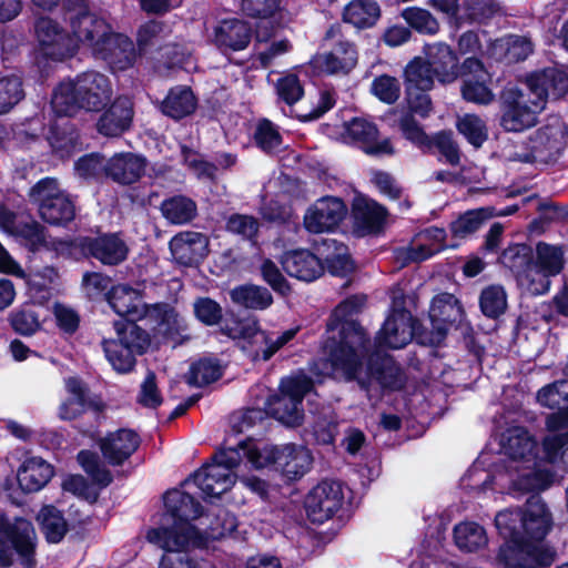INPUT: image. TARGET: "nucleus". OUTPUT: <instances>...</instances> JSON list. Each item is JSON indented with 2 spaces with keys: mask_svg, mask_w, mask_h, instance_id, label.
Wrapping results in <instances>:
<instances>
[{
  "mask_svg": "<svg viewBox=\"0 0 568 568\" xmlns=\"http://www.w3.org/2000/svg\"><path fill=\"white\" fill-rule=\"evenodd\" d=\"M367 302L365 294H354L341 301L326 322L322 342L323 367L339 374L346 382L358 378L364 356L372 347L371 336L357 320L351 317L362 312Z\"/></svg>",
  "mask_w": 568,
  "mask_h": 568,
  "instance_id": "f257e3e1",
  "label": "nucleus"
},
{
  "mask_svg": "<svg viewBox=\"0 0 568 568\" xmlns=\"http://www.w3.org/2000/svg\"><path fill=\"white\" fill-rule=\"evenodd\" d=\"M165 514L158 528L146 532L149 542L165 551L164 555H181L191 559L189 552L202 541L201 532L190 524L201 515V505L185 491L173 489L164 496Z\"/></svg>",
  "mask_w": 568,
  "mask_h": 568,
  "instance_id": "f03ea898",
  "label": "nucleus"
},
{
  "mask_svg": "<svg viewBox=\"0 0 568 568\" xmlns=\"http://www.w3.org/2000/svg\"><path fill=\"white\" fill-rule=\"evenodd\" d=\"M495 527L504 542L496 562L501 568H549L556 551L544 544H535L523 536V507H509L495 516Z\"/></svg>",
  "mask_w": 568,
  "mask_h": 568,
  "instance_id": "7ed1b4c3",
  "label": "nucleus"
},
{
  "mask_svg": "<svg viewBox=\"0 0 568 568\" xmlns=\"http://www.w3.org/2000/svg\"><path fill=\"white\" fill-rule=\"evenodd\" d=\"M427 91L405 89L407 112L400 115L398 129L402 136L424 154H434L435 150H437L447 163L453 166L458 165L460 163V151L458 144L453 139V132L440 130L434 135H429L415 119V115L426 119L432 111V99Z\"/></svg>",
  "mask_w": 568,
  "mask_h": 568,
  "instance_id": "20e7f679",
  "label": "nucleus"
},
{
  "mask_svg": "<svg viewBox=\"0 0 568 568\" xmlns=\"http://www.w3.org/2000/svg\"><path fill=\"white\" fill-rule=\"evenodd\" d=\"M113 87L110 78L98 71H85L74 79L61 81L53 90L51 106L60 116H71L80 110L98 112L111 100Z\"/></svg>",
  "mask_w": 568,
  "mask_h": 568,
  "instance_id": "39448f33",
  "label": "nucleus"
},
{
  "mask_svg": "<svg viewBox=\"0 0 568 568\" xmlns=\"http://www.w3.org/2000/svg\"><path fill=\"white\" fill-rule=\"evenodd\" d=\"M77 27V32L92 54L105 61L113 71H124L136 60L132 40L123 33L114 32L102 18L87 16Z\"/></svg>",
  "mask_w": 568,
  "mask_h": 568,
  "instance_id": "423d86ee",
  "label": "nucleus"
},
{
  "mask_svg": "<svg viewBox=\"0 0 568 568\" xmlns=\"http://www.w3.org/2000/svg\"><path fill=\"white\" fill-rule=\"evenodd\" d=\"M106 300L112 310L128 321L148 318L156 324L160 333L165 335L178 332L182 327L179 314L168 304L148 305L142 292L128 284L113 286L106 293Z\"/></svg>",
  "mask_w": 568,
  "mask_h": 568,
  "instance_id": "0eeeda50",
  "label": "nucleus"
},
{
  "mask_svg": "<svg viewBox=\"0 0 568 568\" xmlns=\"http://www.w3.org/2000/svg\"><path fill=\"white\" fill-rule=\"evenodd\" d=\"M87 16H93L84 9L71 17L72 34L68 33L57 21L41 17L36 21L34 33L40 53L54 61H62L73 57L83 40L77 32V27Z\"/></svg>",
  "mask_w": 568,
  "mask_h": 568,
  "instance_id": "6e6552de",
  "label": "nucleus"
},
{
  "mask_svg": "<svg viewBox=\"0 0 568 568\" xmlns=\"http://www.w3.org/2000/svg\"><path fill=\"white\" fill-rule=\"evenodd\" d=\"M134 322H115L118 338L104 339L102 343L108 361L121 373L131 371L135 364V356L143 354L151 343L150 335Z\"/></svg>",
  "mask_w": 568,
  "mask_h": 568,
  "instance_id": "1a4fd4ad",
  "label": "nucleus"
},
{
  "mask_svg": "<svg viewBox=\"0 0 568 568\" xmlns=\"http://www.w3.org/2000/svg\"><path fill=\"white\" fill-rule=\"evenodd\" d=\"M240 464L241 455L236 449H222L214 455L211 463L195 471L192 478L185 481V486L193 484L202 491L204 498H217L235 484L233 469Z\"/></svg>",
  "mask_w": 568,
  "mask_h": 568,
  "instance_id": "9d476101",
  "label": "nucleus"
},
{
  "mask_svg": "<svg viewBox=\"0 0 568 568\" xmlns=\"http://www.w3.org/2000/svg\"><path fill=\"white\" fill-rule=\"evenodd\" d=\"M34 548L36 531L31 523L21 518L11 523L0 511V567H10L17 554L23 567L33 568Z\"/></svg>",
  "mask_w": 568,
  "mask_h": 568,
  "instance_id": "9b49d317",
  "label": "nucleus"
},
{
  "mask_svg": "<svg viewBox=\"0 0 568 568\" xmlns=\"http://www.w3.org/2000/svg\"><path fill=\"white\" fill-rule=\"evenodd\" d=\"M464 316V307L454 294L443 292L435 295L428 311L432 327L427 329L423 326L417 334V343L432 347L440 346L449 329L459 327Z\"/></svg>",
  "mask_w": 568,
  "mask_h": 568,
  "instance_id": "f8f14e48",
  "label": "nucleus"
},
{
  "mask_svg": "<svg viewBox=\"0 0 568 568\" xmlns=\"http://www.w3.org/2000/svg\"><path fill=\"white\" fill-rule=\"evenodd\" d=\"M342 141L372 158L394 156L396 149L389 136H382L377 124L364 116H353L343 123Z\"/></svg>",
  "mask_w": 568,
  "mask_h": 568,
  "instance_id": "ddd939ff",
  "label": "nucleus"
},
{
  "mask_svg": "<svg viewBox=\"0 0 568 568\" xmlns=\"http://www.w3.org/2000/svg\"><path fill=\"white\" fill-rule=\"evenodd\" d=\"M344 501V486L339 480H322L304 498L306 517L313 524H324L342 510Z\"/></svg>",
  "mask_w": 568,
  "mask_h": 568,
  "instance_id": "4468645a",
  "label": "nucleus"
},
{
  "mask_svg": "<svg viewBox=\"0 0 568 568\" xmlns=\"http://www.w3.org/2000/svg\"><path fill=\"white\" fill-rule=\"evenodd\" d=\"M229 335L239 339L242 351L254 362L270 359L281 347L284 335L273 336L261 329L256 321L247 318L230 328Z\"/></svg>",
  "mask_w": 568,
  "mask_h": 568,
  "instance_id": "2eb2a0df",
  "label": "nucleus"
},
{
  "mask_svg": "<svg viewBox=\"0 0 568 568\" xmlns=\"http://www.w3.org/2000/svg\"><path fill=\"white\" fill-rule=\"evenodd\" d=\"M423 324L405 307L394 308L386 317L374 338V347L399 349L405 347L412 337L417 341V334Z\"/></svg>",
  "mask_w": 568,
  "mask_h": 568,
  "instance_id": "dca6fc26",
  "label": "nucleus"
},
{
  "mask_svg": "<svg viewBox=\"0 0 568 568\" xmlns=\"http://www.w3.org/2000/svg\"><path fill=\"white\" fill-rule=\"evenodd\" d=\"M463 73L458 75L462 79V98L470 103L486 105L489 104L495 95L489 88L491 74L486 69L484 62L478 57H468L463 61Z\"/></svg>",
  "mask_w": 568,
  "mask_h": 568,
  "instance_id": "f3484780",
  "label": "nucleus"
},
{
  "mask_svg": "<svg viewBox=\"0 0 568 568\" xmlns=\"http://www.w3.org/2000/svg\"><path fill=\"white\" fill-rule=\"evenodd\" d=\"M388 217L386 206L377 201L358 195L351 206L352 232L356 237L378 235L384 232Z\"/></svg>",
  "mask_w": 568,
  "mask_h": 568,
  "instance_id": "a211bd4d",
  "label": "nucleus"
},
{
  "mask_svg": "<svg viewBox=\"0 0 568 568\" xmlns=\"http://www.w3.org/2000/svg\"><path fill=\"white\" fill-rule=\"evenodd\" d=\"M366 358V374L384 390H402L407 383V376L402 366L386 351L372 348L364 356Z\"/></svg>",
  "mask_w": 568,
  "mask_h": 568,
  "instance_id": "6ab92c4d",
  "label": "nucleus"
},
{
  "mask_svg": "<svg viewBox=\"0 0 568 568\" xmlns=\"http://www.w3.org/2000/svg\"><path fill=\"white\" fill-rule=\"evenodd\" d=\"M348 212L345 202L337 196L326 195L315 201L304 215V226L311 233L336 230Z\"/></svg>",
  "mask_w": 568,
  "mask_h": 568,
  "instance_id": "aec40b11",
  "label": "nucleus"
},
{
  "mask_svg": "<svg viewBox=\"0 0 568 568\" xmlns=\"http://www.w3.org/2000/svg\"><path fill=\"white\" fill-rule=\"evenodd\" d=\"M564 266L565 257L561 246L538 242L532 262L536 282L530 285V292L537 295L547 293L550 287V277L558 275Z\"/></svg>",
  "mask_w": 568,
  "mask_h": 568,
  "instance_id": "412c9836",
  "label": "nucleus"
},
{
  "mask_svg": "<svg viewBox=\"0 0 568 568\" xmlns=\"http://www.w3.org/2000/svg\"><path fill=\"white\" fill-rule=\"evenodd\" d=\"M500 125L507 132H521L536 123V113L527 105L518 88L504 90L500 95Z\"/></svg>",
  "mask_w": 568,
  "mask_h": 568,
  "instance_id": "4be33fe9",
  "label": "nucleus"
},
{
  "mask_svg": "<svg viewBox=\"0 0 568 568\" xmlns=\"http://www.w3.org/2000/svg\"><path fill=\"white\" fill-rule=\"evenodd\" d=\"M552 527V516L547 504L538 495H531L523 506V536L541 544Z\"/></svg>",
  "mask_w": 568,
  "mask_h": 568,
  "instance_id": "5701e85b",
  "label": "nucleus"
},
{
  "mask_svg": "<svg viewBox=\"0 0 568 568\" xmlns=\"http://www.w3.org/2000/svg\"><path fill=\"white\" fill-rule=\"evenodd\" d=\"M209 237L200 232L184 231L174 235L170 251L174 261L184 266L197 265L209 253Z\"/></svg>",
  "mask_w": 568,
  "mask_h": 568,
  "instance_id": "b1692460",
  "label": "nucleus"
},
{
  "mask_svg": "<svg viewBox=\"0 0 568 568\" xmlns=\"http://www.w3.org/2000/svg\"><path fill=\"white\" fill-rule=\"evenodd\" d=\"M497 262L508 268L517 282L530 285L536 282L532 272L534 250L527 243H510L497 257Z\"/></svg>",
  "mask_w": 568,
  "mask_h": 568,
  "instance_id": "393cba45",
  "label": "nucleus"
},
{
  "mask_svg": "<svg viewBox=\"0 0 568 568\" xmlns=\"http://www.w3.org/2000/svg\"><path fill=\"white\" fill-rule=\"evenodd\" d=\"M280 3V0H242V12L260 20L256 32L258 40L267 41L281 27Z\"/></svg>",
  "mask_w": 568,
  "mask_h": 568,
  "instance_id": "a878e982",
  "label": "nucleus"
},
{
  "mask_svg": "<svg viewBox=\"0 0 568 568\" xmlns=\"http://www.w3.org/2000/svg\"><path fill=\"white\" fill-rule=\"evenodd\" d=\"M527 84L541 101L559 100L568 94V73L557 68H545L528 75Z\"/></svg>",
  "mask_w": 568,
  "mask_h": 568,
  "instance_id": "bb28decb",
  "label": "nucleus"
},
{
  "mask_svg": "<svg viewBox=\"0 0 568 568\" xmlns=\"http://www.w3.org/2000/svg\"><path fill=\"white\" fill-rule=\"evenodd\" d=\"M139 445V435L126 428L111 432L100 440L101 452L112 465H121L138 449Z\"/></svg>",
  "mask_w": 568,
  "mask_h": 568,
  "instance_id": "cd10ccee",
  "label": "nucleus"
},
{
  "mask_svg": "<svg viewBox=\"0 0 568 568\" xmlns=\"http://www.w3.org/2000/svg\"><path fill=\"white\" fill-rule=\"evenodd\" d=\"M427 61L437 79L443 83H450L463 73V62H459L457 52L448 44L439 42L429 45Z\"/></svg>",
  "mask_w": 568,
  "mask_h": 568,
  "instance_id": "c85d7f7f",
  "label": "nucleus"
},
{
  "mask_svg": "<svg viewBox=\"0 0 568 568\" xmlns=\"http://www.w3.org/2000/svg\"><path fill=\"white\" fill-rule=\"evenodd\" d=\"M322 255L324 270L333 276L346 277L355 270V263L348 253V246L335 239H323L316 245Z\"/></svg>",
  "mask_w": 568,
  "mask_h": 568,
  "instance_id": "c756f323",
  "label": "nucleus"
},
{
  "mask_svg": "<svg viewBox=\"0 0 568 568\" xmlns=\"http://www.w3.org/2000/svg\"><path fill=\"white\" fill-rule=\"evenodd\" d=\"M252 39L251 26L241 19L222 20L214 30V43L222 51H241Z\"/></svg>",
  "mask_w": 568,
  "mask_h": 568,
  "instance_id": "7c9ffc66",
  "label": "nucleus"
},
{
  "mask_svg": "<svg viewBox=\"0 0 568 568\" xmlns=\"http://www.w3.org/2000/svg\"><path fill=\"white\" fill-rule=\"evenodd\" d=\"M324 273L320 252L306 248L286 251V275L305 282H313Z\"/></svg>",
  "mask_w": 568,
  "mask_h": 568,
  "instance_id": "2f4dec72",
  "label": "nucleus"
},
{
  "mask_svg": "<svg viewBox=\"0 0 568 568\" xmlns=\"http://www.w3.org/2000/svg\"><path fill=\"white\" fill-rule=\"evenodd\" d=\"M53 466L41 457H28L17 469L19 487L24 493L41 490L53 477Z\"/></svg>",
  "mask_w": 568,
  "mask_h": 568,
  "instance_id": "473e14b6",
  "label": "nucleus"
},
{
  "mask_svg": "<svg viewBox=\"0 0 568 568\" xmlns=\"http://www.w3.org/2000/svg\"><path fill=\"white\" fill-rule=\"evenodd\" d=\"M133 119V103L119 97L98 121V130L106 136H118L128 130Z\"/></svg>",
  "mask_w": 568,
  "mask_h": 568,
  "instance_id": "72a5a7b5",
  "label": "nucleus"
},
{
  "mask_svg": "<svg viewBox=\"0 0 568 568\" xmlns=\"http://www.w3.org/2000/svg\"><path fill=\"white\" fill-rule=\"evenodd\" d=\"M358 62V51L354 42L338 40L331 51L322 57V70L326 74H348Z\"/></svg>",
  "mask_w": 568,
  "mask_h": 568,
  "instance_id": "f704fd0d",
  "label": "nucleus"
},
{
  "mask_svg": "<svg viewBox=\"0 0 568 568\" xmlns=\"http://www.w3.org/2000/svg\"><path fill=\"white\" fill-rule=\"evenodd\" d=\"M145 170V160L133 153L114 154L105 165V175L121 184L138 181Z\"/></svg>",
  "mask_w": 568,
  "mask_h": 568,
  "instance_id": "c9c22d12",
  "label": "nucleus"
},
{
  "mask_svg": "<svg viewBox=\"0 0 568 568\" xmlns=\"http://www.w3.org/2000/svg\"><path fill=\"white\" fill-rule=\"evenodd\" d=\"M65 397L58 408V416L62 420H72L81 416L87 407L88 389L83 382L74 376L64 379Z\"/></svg>",
  "mask_w": 568,
  "mask_h": 568,
  "instance_id": "e433bc0d",
  "label": "nucleus"
},
{
  "mask_svg": "<svg viewBox=\"0 0 568 568\" xmlns=\"http://www.w3.org/2000/svg\"><path fill=\"white\" fill-rule=\"evenodd\" d=\"M235 449L240 453L241 460L245 458L246 463L255 469L265 468L280 457V450L265 439L247 438Z\"/></svg>",
  "mask_w": 568,
  "mask_h": 568,
  "instance_id": "4c0bfd02",
  "label": "nucleus"
},
{
  "mask_svg": "<svg viewBox=\"0 0 568 568\" xmlns=\"http://www.w3.org/2000/svg\"><path fill=\"white\" fill-rule=\"evenodd\" d=\"M88 252L101 263L115 265L126 258L128 247L116 235H103L85 243Z\"/></svg>",
  "mask_w": 568,
  "mask_h": 568,
  "instance_id": "58836bf2",
  "label": "nucleus"
},
{
  "mask_svg": "<svg viewBox=\"0 0 568 568\" xmlns=\"http://www.w3.org/2000/svg\"><path fill=\"white\" fill-rule=\"evenodd\" d=\"M381 18V7L376 0H351L343 10L342 19L357 29H368Z\"/></svg>",
  "mask_w": 568,
  "mask_h": 568,
  "instance_id": "ea45409f",
  "label": "nucleus"
},
{
  "mask_svg": "<svg viewBox=\"0 0 568 568\" xmlns=\"http://www.w3.org/2000/svg\"><path fill=\"white\" fill-rule=\"evenodd\" d=\"M500 6L496 0H463L459 22L465 24L487 26L498 14Z\"/></svg>",
  "mask_w": 568,
  "mask_h": 568,
  "instance_id": "a19ab883",
  "label": "nucleus"
},
{
  "mask_svg": "<svg viewBox=\"0 0 568 568\" xmlns=\"http://www.w3.org/2000/svg\"><path fill=\"white\" fill-rule=\"evenodd\" d=\"M494 214L485 206L467 210L449 223V231L455 239H466L479 231Z\"/></svg>",
  "mask_w": 568,
  "mask_h": 568,
  "instance_id": "79ce46f5",
  "label": "nucleus"
},
{
  "mask_svg": "<svg viewBox=\"0 0 568 568\" xmlns=\"http://www.w3.org/2000/svg\"><path fill=\"white\" fill-rule=\"evenodd\" d=\"M454 540L456 546L467 552H474L488 544L485 528L475 521H464L455 526Z\"/></svg>",
  "mask_w": 568,
  "mask_h": 568,
  "instance_id": "37998d69",
  "label": "nucleus"
},
{
  "mask_svg": "<svg viewBox=\"0 0 568 568\" xmlns=\"http://www.w3.org/2000/svg\"><path fill=\"white\" fill-rule=\"evenodd\" d=\"M313 460L312 452L307 447L286 443V486L308 473Z\"/></svg>",
  "mask_w": 568,
  "mask_h": 568,
  "instance_id": "c03bdc74",
  "label": "nucleus"
},
{
  "mask_svg": "<svg viewBox=\"0 0 568 568\" xmlns=\"http://www.w3.org/2000/svg\"><path fill=\"white\" fill-rule=\"evenodd\" d=\"M196 100L186 87L172 89L162 102V112L173 119H181L194 111Z\"/></svg>",
  "mask_w": 568,
  "mask_h": 568,
  "instance_id": "a18cd8bd",
  "label": "nucleus"
},
{
  "mask_svg": "<svg viewBox=\"0 0 568 568\" xmlns=\"http://www.w3.org/2000/svg\"><path fill=\"white\" fill-rule=\"evenodd\" d=\"M491 49L495 52L499 51V59H505L508 62L524 61L532 52L531 42L520 36L496 39L491 43Z\"/></svg>",
  "mask_w": 568,
  "mask_h": 568,
  "instance_id": "49530a36",
  "label": "nucleus"
},
{
  "mask_svg": "<svg viewBox=\"0 0 568 568\" xmlns=\"http://www.w3.org/2000/svg\"><path fill=\"white\" fill-rule=\"evenodd\" d=\"M434 75L428 61L415 57L404 69L405 89L430 90L434 85Z\"/></svg>",
  "mask_w": 568,
  "mask_h": 568,
  "instance_id": "de8ad7c7",
  "label": "nucleus"
},
{
  "mask_svg": "<svg viewBox=\"0 0 568 568\" xmlns=\"http://www.w3.org/2000/svg\"><path fill=\"white\" fill-rule=\"evenodd\" d=\"M41 530L49 542H60L68 531V524L61 511L53 506H44L38 514Z\"/></svg>",
  "mask_w": 568,
  "mask_h": 568,
  "instance_id": "09e8293b",
  "label": "nucleus"
},
{
  "mask_svg": "<svg viewBox=\"0 0 568 568\" xmlns=\"http://www.w3.org/2000/svg\"><path fill=\"white\" fill-rule=\"evenodd\" d=\"M234 303L246 308L263 310L272 304V295L267 288L256 285H243L231 291Z\"/></svg>",
  "mask_w": 568,
  "mask_h": 568,
  "instance_id": "8fccbe9b",
  "label": "nucleus"
},
{
  "mask_svg": "<svg viewBox=\"0 0 568 568\" xmlns=\"http://www.w3.org/2000/svg\"><path fill=\"white\" fill-rule=\"evenodd\" d=\"M255 392H258L255 403L257 409H263L267 415L282 422L284 419V377L280 379L277 390L257 386Z\"/></svg>",
  "mask_w": 568,
  "mask_h": 568,
  "instance_id": "3c124183",
  "label": "nucleus"
},
{
  "mask_svg": "<svg viewBox=\"0 0 568 568\" xmlns=\"http://www.w3.org/2000/svg\"><path fill=\"white\" fill-rule=\"evenodd\" d=\"M164 217L173 224H185L196 215V204L185 196H173L161 206Z\"/></svg>",
  "mask_w": 568,
  "mask_h": 568,
  "instance_id": "603ef678",
  "label": "nucleus"
},
{
  "mask_svg": "<svg viewBox=\"0 0 568 568\" xmlns=\"http://www.w3.org/2000/svg\"><path fill=\"white\" fill-rule=\"evenodd\" d=\"M24 98L21 77L14 73L0 74V114L13 109Z\"/></svg>",
  "mask_w": 568,
  "mask_h": 568,
  "instance_id": "864d4df0",
  "label": "nucleus"
},
{
  "mask_svg": "<svg viewBox=\"0 0 568 568\" xmlns=\"http://www.w3.org/2000/svg\"><path fill=\"white\" fill-rule=\"evenodd\" d=\"M402 17L409 29L420 34L434 36L439 31L437 19L426 9L408 7L402 11Z\"/></svg>",
  "mask_w": 568,
  "mask_h": 568,
  "instance_id": "5fc2aeb1",
  "label": "nucleus"
},
{
  "mask_svg": "<svg viewBox=\"0 0 568 568\" xmlns=\"http://www.w3.org/2000/svg\"><path fill=\"white\" fill-rule=\"evenodd\" d=\"M456 128L474 148H480L488 139V131L484 120L477 114L467 113L457 121Z\"/></svg>",
  "mask_w": 568,
  "mask_h": 568,
  "instance_id": "6e6d98bb",
  "label": "nucleus"
},
{
  "mask_svg": "<svg viewBox=\"0 0 568 568\" xmlns=\"http://www.w3.org/2000/svg\"><path fill=\"white\" fill-rule=\"evenodd\" d=\"M479 306L485 316L493 320L498 318L507 307V295L504 287L490 285L484 288L479 296Z\"/></svg>",
  "mask_w": 568,
  "mask_h": 568,
  "instance_id": "4d7b16f0",
  "label": "nucleus"
},
{
  "mask_svg": "<svg viewBox=\"0 0 568 568\" xmlns=\"http://www.w3.org/2000/svg\"><path fill=\"white\" fill-rule=\"evenodd\" d=\"M42 220L49 224H63L71 221L74 216V205L69 195L57 197V200L44 203L39 207Z\"/></svg>",
  "mask_w": 568,
  "mask_h": 568,
  "instance_id": "13d9d810",
  "label": "nucleus"
},
{
  "mask_svg": "<svg viewBox=\"0 0 568 568\" xmlns=\"http://www.w3.org/2000/svg\"><path fill=\"white\" fill-rule=\"evenodd\" d=\"M222 375V367L215 359L204 358L190 367L187 383L194 386H205L217 381Z\"/></svg>",
  "mask_w": 568,
  "mask_h": 568,
  "instance_id": "bf43d9fd",
  "label": "nucleus"
},
{
  "mask_svg": "<svg viewBox=\"0 0 568 568\" xmlns=\"http://www.w3.org/2000/svg\"><path fill=\"white\" fill-rule=\"evenodd\" d=\"M371 91L381 102L393 104L399 99L400 83L393 75L381 74L372 81Z\"/></svg>",
  "mask_w": 568,
  "mask_h": 568,
  "instance_id": "052dcab7",
  "label": "nucleus"
},
{
  "mask_svg": "<svg viewBox=\"0 0 568 568\" xmlns=\"http://www.w3.org/2000/svg\"><path fill=\"white\" fill-rule=\"evenodd\" d=\"M538 216L534 219L529 227L531 231L544 230L552 222H565V205L552 201H540L537 205Z\"/></svg>",
  "mask_w": 568,
  "mask_h": 568,
  "instance_id": "680f3d73",
  "label": "nucleus"
},
{
  "mask_svg": "<svg viewBox=\"0 0 568 568\" xmlns=\"http://www.w3.org/2000/svg\"><path fill=\"white\" fill-rule=\"evenodd\" d=\"M255 144L265 153H272L282 142V136L267 119L260 120L254 131Z\"/></svg>",
  "mask_w": 568,
  "mask_h": 568,
  "instance_id": "e2e57ef3",
  "label": "nucleus"
},
{
  "mask_svg": "<svg viewBox=\"0 0 568 568\" xmlns=\"http://www.w3.org/2000/svg\"><path fill=\"white\" fill-rule=\"evenodd\" d=\"M78 462L97 484L106 486L111 483V473L100 464L99 458L94 453L89 450L80 452L78 454Z\"/></svg>",
  "mask_w": 568,
  "mask_h": 568,
  "instance_id": "0e129e2a",
  "label": "nucleus"
},
{
  "mask_svg": "<svg viewBox=\"0 0 568 568\" xmlns=\"http://www.w3.org/2000/svg\"><path fill=\"white\" fill-rule=\"evenodd\" d=\"M29 195L39 209L42 204L50 203V201L57 200V197H64L68 194L60 189L55 179L44 178L32 186Z\"/></svg>",
  "mask_w": 568,
  "mask_h": 568,
  "instance_id": "69168bd1",
  "label": "nucleus"
},
{
  "mask_svg": "<svg viewBox=\"0 0 568 568\" xmlns=\"http://www.w3.org/2000/svg\"><path fill=\"white\" fill-rule=\"evenodd\" d=\"M235 528V517L227 511L221 510L217 515L216 523L212 524L201 532L202 541L199 547H202L209 539H219L231 534ZM195 548H197V546H195Z\"/></svg>",
  "mask_w": 568,
  "mask_h": 568,
  "instance_id": "338daca9",
  "label": "nucleus"
},
{
  "mask_svg": "<svg viewBox=\"0 0 568 568\" xmlns=\"http://www.w3.org/2000/svg\"><path fill=\"white\" fill-rule=\"evenodd\" d=\"M10 323L12 328L22 335H31L40 327L37 314L27 308H21L10 314Z\"/></svg>",
  "mask_w": 568,
  "mask_h": 568,
  "instance_id": "774afa93",
  "label": "nucleus"
}]
</instances>
